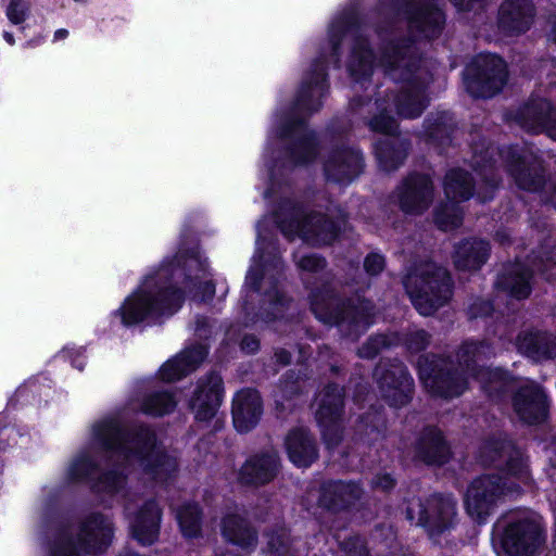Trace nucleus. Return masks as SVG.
Instances as JSON below:
<instances>
[{"label":"nucleus","mask_w":556,"mask_h":556,"mask_svg":"<svg viewBox=\"0 0 556 556\" xmlns=\"http://www.w3.org/2000/svg\"><path fill=\"white\" fill-rule=\"evenodd\" d=\"M206 261L198 252H179L166 256L151 269L140 283L112 311V328H131L153 324L175 314L187 295L204 301L214 294Z\"/></svg>","instance_id":"obj_1"},{"label":"nucleus","mask_w":556,"mask_h":556,"mask_svg":"<svg viewBox=\"0 0 556 556\" xmlns=\"http://www.w3.org/2000/svg\"><path fill=\"white\" fill-rule=\"evenodd\" d=\"M101 452L115 462L138 463L156 477L175 469V462L155 446L153 433L146 429L136 437L122 432L114 418L94 422L90 430L89 450L76 456L67 468L71 480H79L96 470L93 454Z\"/></svg>","instance_id":"obj_2"},{"label":"nucleus","mask_w":556,"mask_h":556,"mask_svg":"<svg viewBox=\"0 0 556 556\" xmlns=\"http://www.w3.org/2000/svg\"><path fill=\"white\" fill-rule=\"evenodd\" d=\"M529 480L528 467L521 457L511 459L502 476L479 477L472 481L466 494L468 514L478 522H482L498 501L517 495Z\"/></svg>","instance_id":"obj_3"},{"label":"nucleus","mask_w":556,"mask_h":556,"mask_svg":"<svg viewBox=\"0 0 556 556\" xmlns=\"http://www.w3.org/2000/svg\"><path fill=\"white\" fill-rule=\"evenodd\" d=\"M404 286L416 309L425 316L431 315L452 294L447 271L433 264H426L421 269L410 273Z\"/></svg>","instance_id":"obj_4"},{"label":"nucleus","mask_w":556,"mask_h":556,"mask_svg":"<svg viewBox=\"0 0 556 556\" xmlns=\"http://www.w3.org/2000/svg\"><path fill=\"white\" fill-rule=\"evenodd\" d=\"M543 542L541 523L526 518L507 527L495 551L498 556H531Z\"/></svg>","instance_id":"obj_5"},{"label":"nucleus","mask_w":556,"mask_h":556,"mask_svg":"<svg viewBox=\"0 0 556 556\" xmlns=\"http://www.w3.org/2000/svg\"><path fill=\"white\" fill-rule=\"evenodd\" d=\"M113 536L112 523L101 515L90 517L83 526L75 545L59 547L51 556H81L104 551Z\"/></svg>","instance_id":"obj_6"},{"label":"nucleus","mask_w":556,"mask_h":556,"mask_svg":"<svg viewBox=\"0 0 556 556\" xmlns=\"http://www.w3.org/2000/svg\"><path fill=\"white\" fill-rule=\"evenodd\" d=\"M455 516V502L451 497L434 496L427 506L414 502L407 508V518L418 526L428 529L430 533L448 527Z\"/></svg>","instance_id":"obj_7"},{"label":"nucleus","mask_w":556,"mask_h":556,"mask_svg":"<svg viewBox=\"0 0 556 556\" xmlns=\"http://www.w3.org/2000/svg\"><path fill=\"white\" fill-rule=\"evenodd\" d=\"M476 63L479 73L477 77L466 79L467 89L476 97H492L506 83L505 63L493 54L480 55Z\"/></svg>","instance_id":"obj_8"},{"label":"nucleus","mask_w":556,"mask_h":556,"mask_svg":"<svg viewBox=\"0 0 556 556\" xmlns=\"http://www.w3.org/2000/svg\"><path fill=\"white\" fill-rule=\"evenodd\" d=\"M222 401V379L216 374L200 379L189 400L197 420L206 421L215 416Z\"/></svg>","instance_id":"obj_9"},{"label":"nucleus","mask_w":556,"mask_h":556,"mask_svg":"<svg viewBox=\"0 0 556 556\" xmlns=\"http://www.w3.org/2000/svg\"><path fill=\"white\" fill-rule=\"evenodd\" d=\"M490 349L483 343H467L460 350V359L466 368L481 384V388L491 391L506 384V375L500 369H480L476 372L479 362L490 355Z\"/></svg>","instance_id":"obj_10"},{"label":"nucleus","mask_w":556,"mask_h":556,"mask_svg":"<svg viewBox=\"0 0 556 556\" xmlns=\"http://www.w3.org/2000/svg\"><path fill=\"white\" fill-rule=\"evenodd\" d=\"M514 409L527 424L541 422L547 414L546 396L539 386L525 381L514 397Z\"/></svg>","instance_id":"obj_11"},{"label":"nucleus","mask_w":556,"mask_h":556,"mask_svg":"<svg viewBox=\"0 0 556 556\" xmlns=\"http://www.w3.org/2000/svg\"><path fill=\"white\" fill-rule=\"evenodd\" d=\"M342 406L341 390L337 387L327 391L320 400L319 408L316 413L318 424L323 431V437L328 446L337 443L340 439L339 417Z\"/></svg>","instance_id":"obj_12"},{"label":"nucleus","mask_w":556,"mask_h":556,"mask_svg":"<svg viewBox=\"0 0 556 556\" xmlns=\"http://www.w3.org/2000/svg\"><path fill=\"white\" fill-rule=\"evenodd\" d=\"M262 414L260 395L254 390L239 391L232 403V419L239 432H248L256 426Z\"/></svg>","instance_id":"obj_13"},{"label":"nucleus","mask_w":556,"mask_h":556,"mask_svg":"<svg viewBox=\"0 0 556 556\" xmlns=\"http://www.w3.org/2000/svg\"><path fill=\"white\" fill-rule=\"evenodd\" d=\"M431 193L432 186L428 177L413 176L399 190L400 205L406 213H420L427 207Z\"/></svg>","instance_id":"obj_14"},{"label":"nucleus","mask_w":556,"mask_h":556,"mask_svg":"<svg viewBox=\"0 0 556 556\" xmlns=\"http://www.w3.org/2000/svg\"><path fill=\"white\" fill-rule=\"evenodd\" d=\"M207 351L200 344L192 349H186L162 365L159 377L163 381L172 382L193 371L205 358Z\"/></svg>","instance_id":"obj_15"},{"label":"nucleus","mask_w":556,"mask_h":556,"mask_svg":"<svg viewBox=\"0 0 556 556\" xmlns=\"http://www.w3.org/2000/svg\"><path fill=\"white\" fill-rule=\"evenodd\" d=\"M534 9L530 0H508L500 9L498 23L504 30L526 31L533 20Z\"/></svg>","instance_id":"obj_16"},{"label":"nucleus","mask_w":556,"mask_h":556,"mask_svg":"<svg viewBox=\"0 0 556 556\" xmlns=\"http://www.w3.org/2000/svg\"><path fill=\"white\" fill-rule=\"evenodd\" d=\"M281 231L288 237L296 235L313 243H328L333 238L332 225L319 215L296 219L290 226L281 225Z\"/></svg>","instance_id":"obj_17"},{"label":"nucleus","mask_w":556,"mask_h":556,"mask_svg":"<svg viewBox=\"0 0 556 556\" xmlns=\"http://www.w3.org/2000/svg\"><path fill=\"white\" fill-rule=\"evenodd\" d=\"M161 513L155 502H149L131 522L134 538L143 545L152 544L159 534Z\"/></svg>","instance_id":"obj_18"},{"label":"nucleus","mask_w":556,"mask_h":556,"mask_svg":"<svg viewBox=\"0 0 556 556\" xmlns=\"http://www.w3.org/2000/svg\"><path fill=\"white\" fill-rule=\"evenodd\" d=\"M517 348L520 353L534 361L556 356V337L541 332H525L519 336Z\"/></svg>","instance_id":"obj_19"},{"label":"nucleus","mask_w":556,"mask_h":556,"mask_svg":"<svg viewBox=\"0 0 556 556\" xmlns=\"http://www.w3.org/2000/svg\"><path fill=\"white\" fill-rule=\"evenodd\" d=\"M290 460L298 467H307L316 458V447L305 429H295L286 440Z\"/></svg>","instance_id":"obj_20"},{"label":"nucleus","mask_w":556,"mask_h":556,"mask_svg":"<svg viewBox=\"0 0 556 556\" xmlns=\"http://www.w3.org/2000/svg\"><path fill=\"white\" fill-rule=\"evenodd\" d=\"M427 363V361H425ZM419 376L427 388L433 393L445 397L457 396L465 390L464 383L458 378L442 374H437L434 369H429L427 364L419 362Z\"/></svg>","instance_id":"obj_21"},{"label":"nucleus","mask_w":556,"mask_h":556,"mask_svg":"<svg viewBox=\"0 0 556 556\" xmlns=\"http://www.w3.org/2000/svg\"><path fill=\"white\" fill-rule=\"evenodd\" d=\"M278 460L276 455L253 457L242 466L240 480L247 484H262L273 479L277 471Z\"/></svg>","instance_id":"obj_22"},{"label":"nucleus","mask_w":556,"mask_h":556,"mask_svg":"<svg viewBox=\"0 0 556 556\" xmlns=\"http://www.w3.org/2000/svg\"><path fill=\"white\" fill-rule=\"evenodd\" d=\"M362 168V156L358 151L342 152L327 162L325 170L330 179L339 182L351 180Z\"/></svg>","instance_id":"obj_23"},{"label":"nucleus","mask_w":556,"mask_h":556,"mask_svg":"<svg viewBox=\"0 0 556 556\" xmlns=\"http://www.w3.org/2000/svg\"><path fill=\"white\" fill-rule=\"evenodd\" d=\"M489 256V244L482 240H468L456 248L454 262L460 270H475L484 264Z\"/></svg>","instance_id":"obj_24"},{"label":"nucleus","mask_w":556,"mask_h":556,"mask_svg":"<svg viewBox=\"0 0 556 556\" xmlns=\"http://www.w3.org/2000/svg\"><path fill=\"white\" fill-rule=\"evenodd\" d=\"M410 26L419 29L426 37H433L444 22L443 13L432 7H422L416 12H407Z\"/></svg>","instance_id":"obj_25"},{"label":"nucleus","mask_w":556,"mask_h":556,"mask_svg":"<svg viewBox=\"0 0 556 556\" xmlns=\"http://www.w3.org/2000/svg\"><path fill=\"white\" fill-rule=\"evenodd\" d=\"M445 194L453 201H464L471 197L472 185L467 173L460 169L451 170L444 182Z\"/></svg>","instance_id":"obj_26"},{"label":"nucleus","mask_w":556,"mask_h":556,"mask_svg":"<svg viewBox=\"0 0 556 556\" xmlns=\"http://www.w3.org/2000/svg\"><path fill=\"white\" fill-rule=\"evenodd\" d=\"M224 536L242 547H250L254 542V533L239 516H228L223 523Z\"/></svg>","instance_id":"obj_27"},{"label":"nucleus","mask_w":556,"mask_h":556,"mask_svg":"<svg viewBox=\"0 0 556 556\" xmlns=\"http://www.w3.org/2000/svg\"><path fill=\"white\" fill-rule=\"evenodd\" d=\"M374 63L372 54L367 50L364 42L358 43L354 48L351 63L349 64V71L355 79H361L372 73Z\"/></svg>","instance_id":"obj_28"},{"label":"nucleus","mask_w":556,"mask_h":556,"mask_svg":"<svg viewBox=\"0 0 556 556\" xmlns=\"http://www.w3.org/2000/svg\"><path fill=\"white\" fill-rule=\"evenodd\" d=\"M425 451L421 452L422 458L430 464H441L447 455V446L441 432L431 431L429 438L422 443Z\"/></svg>","instance_id":"obj_29"},{"label":"nucleus","mask_w":556,"mask_h":556,"mask_svg":"<svg viewBox=\"0 0 556 556\" xmlns=\"http://www.w3.org/2000/svg\"><path fill=\"white\" fill-rule=\"evenodd\" d=\"M327 492L333 493V495L338 498L327 500L326 496L323 497L321 503L324 506H327L329 508H337L340 506L339 502H342V504H348L352 500L359 496V488L358 485L354 483H343L338 482L333 485H330Z\"/></svg>","instance_id":"obj_30"},{"label":"nucleus","mask_w":556,"mask_h":556,"mask_svg":"<svg viewBox=\"0 0 556 556\" xmlns=\"http://www.w3.org/2000/svg\"><path fill=\"white\" fill-rule=\"evenodd\" d=\"M177 520L185 536H195L200 529V511L195 504L182 506L177 511Z\"/></svg>","instance_id":"obj_31"},{"label":"nucleus","mask_w":556,"mask_h":556,"mask_svg":"<svg viewBox=\"0 0 556 556\" xmlns=\"http://www.w3.org/2000/svg\"><path fill=\"white\" fill-rule=\"evenodd\" d=\"M176 400L168 393H154L149 395L142 404V412L149 415L161 416L170 413L176 407Z\"/></svg>","instance_id":"obj_32"},{"label":"nucleus","mask_w":556,"mask_h":556,"mask_svg":"<svg viewBox=\"0 0 556 556\" xmlns=\"http://www.w3.org/2000/svg\"><path fill=\"white\" fill-rule=\"evenodd\" d=\"M426 104L424 94L419 88L405 93L401 97L399 103V113L407 118H414L421 114Z\"/></svg>","instance_id":"obj_33"},{"label":"nucleus","mask_w":556,"mask_h":556,"mask_svg":"<svg viewBox=\"0 0 556 556\" xmlns=\"http://www.w3.org/2000/svg\"><path fill=\"white\" fill-rule=\"evenodd\" d=\"M530 274L526 270L516 269L506 281V287L513 296L517 299L527 298L530 294Z\"/></svg>","instance_id":"obj_34"},{"label":"nucleus","mask_w":556,"mask_h":556,"mask_svg":"<svg viewBox=\"0 0 556 556\" xmlns=\"http://www.w3.org/2000/svg\"><path fill=\"white\" fill-rule=\"evenodd\" d=\"M4 12L11 24L21 25L30 14V2L28 0H9Z\"/></svg>","instance_id":"obj_35"},{"label":"nucleus","mask_w":556,"mask_h":556,"mask_svg":"<svg viewBox=\"0 0 556 556\" xmlns=\"http://www.w3.org/2000/svg\"><path fill=\"white\" fill-rule=\"evenodd\" d=\"M435 223L443 230L456 228L462 223V216L454 203L446 205L435 215Z\"/></svg>","instance_id":"obj_36"},{"label":"nucleus","mask_w":556,"mask_h":556,"mask_svg":"<svg viewBox=\"0 0 556 556\" xmlns=\"http://www.w3.org/2000/svg\"><path fill=\"white\" fill-rule=\"evenodd\" d=\"M258 238H261V230L258 229ZM257 250L252 260V266L250 267L247 278L245 285L252 289H256L258 287V280L263 276L264 266H263V254L261 253V240L257 239Z\"/></svg>","instance_id":"obj_37"},{"label":"nucleus","mask_w":556,"mask_h":556,"mask_svg":"<svg viewBox=\"0 0 556 556\" xmlns=\"http://www.w3.org/2000/svg\"><path fill=\"white\" fill-rule=\"evenodd\" d=\"M315 153V142L312 136H304L299 139L291 151L292 157L296 163H305L313 157Z\"/></svg>","instance_id":"obj_38"},{"label":"nucleus","mask_w":556,"mask_h":556,"mask_svg":"<svg viewBox=\"0 0 556 556\" xmlns=\"http://www.w3.org/2000/svg\"><path fill=\"white\" fill-rule=\"evenodd\" d=\"M125 478L115 472L111 471L104 475L99 482L94 485L98 492L116 493L124 486Z\"/></svg>","instance_id":"obj_39"},{"label":"nucleus","mask_w":556,"mask_h":556,"mask_svg":"<svg viewBox=\"0 0 556 556\" xmlns=\"http://www.w3.org/2000/svg\"><path fill=\"white\" fill-rule=\"evenodd\" d=\"M380 65L392 75V77L397 78L395 75V71L403 65H406V62L403 56L400 55L399 52L393 51L392 55L387 54L380 61Z\"/></svg>","instance_id":"obj_40"},{"label":"nucleus","mask_w":556,"mask_h":556,"mask_svg":"<svg viewBox=\"0 0 556 556\" xmlns=\"http://www.w3.org/2000/svg\"><path fill=\"white\" fill-rule=\"evenodd\" d=\"M370 126L374 130L384 134H392L396 128L395 121L386 114L376 116Z\"/></svg>","instance_id":"obj_41"},{"label":"nucleus","mask_w":556,"mask_h":556,"mask_svg":"<svg viewBox=\"0 0 556 556\" xmlns=\"http://www.w3.org/2000/svg\"><path fill=\"white\" fill-rule=\"evenodd\" d=\"M401 374V381L399 383L400 387V400H394L392 404L394 405H401L408 401L409 393L412 390L413 381L412 379L406 375L404 370H400Z\"/></svg>","instance_id":"obj_42"},{"label":"nucleus","mask_w":556,"mask_h":556,"mask_svg":"<svg viewBox=\"0 0 556 556\" xmlns=\"http://www.w3.org/2000/svg\"><path fill=\"white\" fill-rule=\"evenodd\" d=\"M324 81V68H319L317 71L316 77H315V85L316 87H312L311 85L307 87V90L303 89L301 93V98L299 100L300 106H306L307 105V98L318 93L321 90V86H318Z\"/></svg>","instance_id":"obj_43"},{"label":"nucleus","mask_w":556,"mask_h":556,"mask_svg":"<svg viewBox=\"0 0 556 556\" xmlns=\"http://www.w3.org/2000/svg\"><path fill=\"white\" fill-rule=\"evenodd\" d=\"M84 351L81 348L76 346H65L62 351V356L64 358H68L72 361L73 365L77 367L78 369H83L84 367V357H83Z\"/></svg>","instance_id":"obj_44"},{"label":"nucleus","mask_w":556,"mask_h":556,"mask_svg":"<svg viewBox=\"0 0 556 556\" xmlns=\"http://www.w3.org/2000/svg\"><path fill=\"white\" fill-rule=\"evenodd\" d=\"M384 261L383 257L379 254H370L365 260V269L370 275H376L380 273L383 268Z\"/></svg>","instance_id":"obj_45"},{"label":"nucleus","mask_w":556,"mask_h":556,"mask_svg":"<svg viewBox=\"0 0 556 556\" xmlns=\"http://www.w3.org/2000/svg\"><path fill=\"white\" fill-rule=\"evenodd\" d=\"M299 266L306 270H316L323 267V261L315 255H306L299 261Z\"/></svg>","instance_id":"obj_46"},{"label":"nucleus","mask_w":556,"mask_h":556,"mask_svg":"<svg viewBox=\"0 0 556 556\" xmlns=\"http://www.w3.org/2000/svg\"><path fill=\"white\" fill-rule=\"evenodd\" d=\"M428 342V334L424 330L416 331L412 338L409 343V348L414 350H419L426 346Z\"/></svg>","instance_id":"obj_47"},{"label":"nucleus","mask_w":556,"mask_h":556,"mask_svg":"<svg viewBox=\"0 0 556 556\" xmlns=\"http://www.w3.org/2000/svg\"><path fill=\"white\" fill-rule=\"evenodd\" d=\"M345 29V24L343 22H339L337 24H332L329 28V37L332 43L333 51L337 50V39L338 36L343 34Z\"/></svg>","instance_id":"obj_48"},{"label":"nucleus","mask_w":556,"mask_h":556,"mask_svg":"<svg viewBox=\"0 0 556 556\" xmlns=\"http://www.w3.org/2000/svg\"><path fill=\"white\" fill-rule=\"evenodd\" d=\"M515 179L517 181V184L523 188V189H527V190H531V191H535L538 190L539 188V182H536L534 179H531L529 180L528 178H526L523 175L519 174V175H516L515 176Z\"/></svg>","instance_id":"obj_49"},{"label":"nucleus","mask_w":556,"mask_h":556,"mask_svg":"<svg viewBox=\"0 0 556 556\" xmlns=\"http://www.w3.org/2000/svg\"><path fill=\"white\" fill-rule=\"evenodd\" d=\"M4 417L0 416V444L4 440H10L16 437V430L12 427H3Z\"/></svg>","instance_id":"obj_50"},{"label":"nucleus","mask_w":556,"mask_h":556,"mask_svg":"<svg viewBox=\"0 0 556 556\" xmlns=\"http://www.w3.org/2000/svg\"><path fill=\"white\" fill-rule=\"evenodd\" d=\"M241 349L247 353H254L258 349V341L254 337H245L241 342Z\"/></svg>","instance_id":"obj_51"},{"label":"nucleus","mask_w":556,"mask_h":556,"mask_svg":"<svg viewBox=\"0 0 556 556\" xmlns=\"http://www.w3.org/2000/svg\"><path fill=\"white\" fill-rule=\"evenodd\" d=\"M540 270L546 275V278H553L556 275V262L547 260L540 266Z\"/></svg>","instance_id":"obj_52"},{"label":"nucleus","mask_w":556,"mask_h":556,"mask_svg":"<svg viewBox=\"0 0 556 556\" xmlns=\"http://www.w3.org/2000/svg\"><path fill=\"white\" fill-rule=\"evenodd\" d=\"M375 485L388 490L393 486V479L389 475L377 477Z\"/></svg>","instance_id":"obj_53"},{"label":"nucleus","mask_w":556,"mask_h":556,"mask_svg":"<svg viewBox=\"0 0 556 556\" xmlns=\"http://www.w3.org/2000/svg\"><path fill=\"white\" fill-rule=\"evenodd\" d=\"M377 155L379 157L380 163L382 164V166L386 169H391V168L395 167V164H389L387 152L383 151L382 149H380V148L377 149Z\"/></svg>","instance_id":"obj_54"},{"label":"nucleus","mask_w":556,"mask_h":556,"mask_svg":"<svg viewBox=\"0 0 556 556\" xmlns=\"http://www.w3.org/2000/svg\"><path fill=\"white\" fill-rule=\"evenodd\" d=\"M459 10H471L475 9V0H452Z\"/></svg>","instance_id":"obj_55"},{"label":"nucleus","mask_w":556,"mask_h":556,"mask_svg":"<svg viewBox=\"0 0 556 556\" xmlns=\"http://www.w3.org/2000/svg\"><path fill=\"white\" fill-rule=\"evenodd\" d=\"M547 134L551 138L556 140V111L552 113L551 123L547 126Z\"/></svg>","instance_id":"obj_56"},{"label":"nucleus","mask_w":556,"mask_h":556,"mask_svg":"<svg viewBox=\"0 0 556 556\" xmlns=\"http://www.w3.org/2000/svg\"><path fill=\"white\" fill-rule=\"evenodd\" d=\"M67 36H68V30L65 28H61L54 33L53 39H54V41L64 40L67 38Z\"/></svg>","instance_id":"obj_57"},{"label":"nucleus","mask_w":556,"mask_h":556,"mask_svg":"<svg viewBox=\"0 0 556 556\" xmlns=\"http://www.w3.org/2000/svg\"><path fill=\"white\" fill-rule=\"evenodd\" d=\"M3 36V39L10 45V46H13L15 43V39H14V36L12 33L10 31H3L2 34Z\"/></svg>","instance_id":"obj_58"},{"label":"nucleus","mask_w":556,"mask_h":556,"mask_svg":"<svg viewBox=\"0 0 556 556\" xmlns=\"http://www.w3.org/2000/svg\"><path fill=\"white\" fill-rule=\"evenodd\" d=\"M293 130L291 129H283L281 131H275V136L276 137H283V136H287L289 132H292Z\"/></svg>","instance_id":"obj_59"},{"label":"nucleus","mask_w":556,"mask_h":556,"mask_svg":"<svg viewBox=\"0 0 556 556\" xmlns=\"http://www.w3.org/2000/svg\"><path fill=\"white\" fill-rule=\"evenodd\" d=\"M14 440H15V437H14L13 439H10V441H13V444H16V441H14ZM5 445H10L9 440H4V441L0 444V448H2V447L4 448V447H5Z\"/></svg>","instance_id":"obj_60"},{"label":"nucleus","mask_w":556,"mask_h":556,"mask_svg":"<svg viewBox=\"0 0 556 556\" xmlns=\"http://www.w3.org/2000/svg\"><path fill=\"white\" fill-rule=\"evenodd\" d=\"M551 38H552L553 41L556 42V23H555V26H554V28L552 30Z\"/></svg>","instance_id":"obj_61"},{"label":"nucleus","mask_w":556,"mask_h":556,"mask_svg":"<svg viewBox=\"0 0 556 556\" xmlns=\"http://www.w3.org/2000/svg\"><path fill=\"white\" fill-rule=\"evenodd\" d=\"M281 362H282L283 364H287V363H288V357H287V356L281 357Z\"/></svg>","instance_id":"obj_62"},{"label":"nucleus","mask_w":556,"mask_h":556,"mask_svg":"<svg viewBox=\"0 0 556 556\" xmlns=\"http://www.w3.org/2000/svg\"><path fill=\"white\" fill-rule=\"evenodd\" d=\"M471 72H472V68H471V67H468V68H467V74H468V75H470V74H471Z\"/></svg>","instance_id":"obj_63"},{"label":"nucleus","mask_w":556,"mask_h":556,"mask_svg":"<svg viewBox=\"0 0 556 556\" xmlns=\"http://www.w3.org/2000/svg\"><path fill=\"white\" fill-rule=\"evenodd\" d=\"M121 556H139L137 554H126V555H121Z\"/></svg>","instance_id":"obj_64"}]
</instances>
